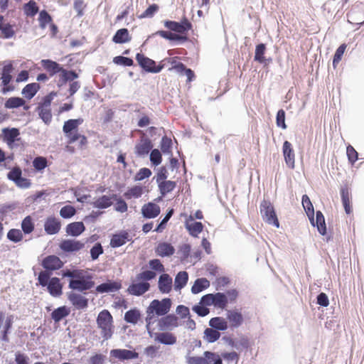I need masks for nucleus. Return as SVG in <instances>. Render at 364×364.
<instances>
[{
  "label": "nucleus",
  "instance_id": "2",
  "mask_svg": "<svg viewBox=\"0 0 364 364\" xmlns=\"http://www.w3.org/2000/svg\"><path fill=\"white\" fill-rule=\"evenodd\" d=\"M171 300L168 298L162 300H153L146 309V327L149 336H152L151 325L155 321L156 316H163L167 314L171 308Z\"/></svg>",
  "mask_w": 364,
  "mask_h": 364
},
{
  "label": "nucleus",
  "instance_id": "14",
  "mask_svg": "<svg viewBox=\"0 0 364 364\" xmlns=\"http://www.w3.org/2000/svg\"><path fill=\"white\" fill-rule=\"evenodd\" d=\"M282 152L287 166L293 169L295 167V153L292 144L285 141L282 146Z\"/></svg>",
  "mask_w": 364,
  "mask_h": 364
},
{
  "label": "nucleus",
  "instance_id": "30",
  "mask_svg": "<svg viewBox=\"0 0 364 364\" xmlns=\"http://www.w3.org/2000/svg\"><path fill=\"white\" fill-rule=\"evenodd\" d=\"M155 252L160 257H169L174 254L175 248L168 242H159L155 248Z\"/></svg>",
  "mask_w": 364,
  "mask_h": 364
},
{
  "label": "nucleus",
  "instance_id": "11",
  "mask_svg": "<svg viewBox=\"0 0 364 364\" xmlns=\"http://www.w3.org/2000/svg\"><path fill=\"white\" fill-rule=\"evenodd\" d=\"M13 70L14 67L11 62L7 63L3 67L2 72L1 73V80L4 86L2 88L3 93L13 91L15 88L14 85H9L12 80L11 73Z\"/></svg>",
  "mask_w": 364,
  "mask_h": 364
},
{
  "label": "nucleus",
  "instance_id": "53",
  "mask_svg": "<svg viewBox=\"0 0 364 364\" xmlns=\"http://www.w3.org/2000/svg\"><path fill=\"white\" fill-rule=\"evenodd\" d=\"M33 166L38 171H43L48 166V160L43 156H37L33 161Z\"/></svg>",
  "mask_w": 364,
  "mask_h": 364
},
{
  "label": "nucleus",
  "instance_id": "41",
  "mask_svg": "<svg viewBox=\"0 0 364 364\" xmlns=\"http://www.w3.org/2000/svg\"><path fill=\"white\" fill-rule=\"evenodd\" d=\"M40 89V85L36 82L26 85L22 90L23 95L30 100L33 98Z\"/></svg>",
  "mask_w": 364,
  "mask_h": 364
},
{
  "label": "nucleus",
  "instance_id": "19",
  "mask_svg": "<svg viewBox=\"0 0 364 364\" xmlns=\"http://www.w3.org/2000/svg\"><path fill=\"white\" fill-rule=\"evenodd\" d=\"M141 211L144 218L151 219L156 218L160 214L161 208L159 205L149 202L142 205Z\"/></svg>",
  "mask_w": 364,
  "mask_h": 364
},
{
  "label": "nucleus",
  "instance_id": "27",
  "mask_svg": "<svg viewBox=\"0 0 364 364\" xmlns=\"http://www.w3.org/2000/svg\"><path fill=\"white\" fill-rule=\"evenodd\" d=\"M61 228L60 220L55 217H48L44 223V229L47 234L54 235L58 233Z\"/></svg>",
  "mask_w": 364,
  "mask_h": 364
},
{
  "label": "nucleus",
  "instance_id": "57",
  "mask_svg": "<svg viewBox=\"0 0 364 364\" xmlns=\"http://www.w3.org/2000/svg\"><path fill=\"white\" fill-rule=\"evenodd\" d=\"M7 237L9 240L18 242L23 239V234L18 229H11L7 233Z\"/></svg>",
  "mask_w": 364,
  "mask_h": 364
},
{
  "label": "nucleus",
  "instance_id": "37",
  "mask_svg": "<svg viewBox=\"0 0 364 364\" xmlns=\"http://www.w3.org/2000/svg\"><path fill=\"white\" fill-rule=\"evenodd\" d=\"M156 35L161 36L163 38L169 40V41H178L181 42H185L188 40L186 36L179 35L178 33H172L171 31H158L156 33Z\"/></svg>",
  "mask_w": 364,
  "mask_h": 364
},
{
  "label": "nucleus",
  "instance_id": "17",
  "mask_svg": "<svg viewBox=\"0 0 364 364\" xmlns=\"http://www.w3.org/2000/svg\"><path fill=\"white\" fill-rule=\"evenodd\" d=\"M194 218L190 215L185 221V227L188 233L194 237H198V235L203 230V225L200 222H193Z\"/></svg>",
  "mask_w": 364,
  "mask_h": 364
},
{
  "label": "nucleus",
  "instance_id": "20",
  "mask_svg": "<svg viewBox=\"0 0 364 364\" xmlns=\"http://www.w3.org/2000/svg\"><path fill=\"white\" fill-rule=\"evenodd\" d=\"M131 240L132 237L129 232L126 230H122L112 236L109 244L112 247L117 248L124 245Z\"/></svg>",
  "mask_w": 364,
  "mask_h": 364
},
{
  "label": "nucleus",
  "instance_id": "49",
  "mask_svg": "<svg viewBox=\"0 0 364 364\" xmlns=\"http://www.w3.org/2000/svg\"><path fill=\"white\" fill-rule=\"evenodd\" d=\"M316 224L318 228V231L322 235H326V227L324 216L321 211L316 212Z\"/></svg>",
  "mask_w": 364,
  "mask_h": 364
},
{
  "label": "nucleus",
  "instance_id": "47",
  "mask_svg": "<svg viewBox=\"0 0 364 364\" xmlns=\"http://www.w3.org/2000/svg\"><path fill=\"white\" fill-rule=\"evenodd\" d=\"M220 336V332L212 327L206 328L204 331V339L209 343L216 341L219 339Z\"/></svg>",
  "mask_w": 364,
  "mask_h": 364
},
{
  "label": "nucleus",
  "instance_id": "28",
  "mask_svg": "<svg viewBox=\"0 0 364 364\" xmlns=\"http://www.w3.org/2000/svg\"><path fill=\"white\" fill-rule=\"evenodd\" d=\"M173 280L168 274H162L159 279L158 287L162 294H168L172 290Z\"/></svg>",
  "mask_w": 364,
  "mask_h": 364
},
{
  "label": "nucleus",
  "instance_id": "40",
  "mask_svg": "<svg viewBox=\"0 0 364 364\" xmlns=\"http://www.w3.org/2000/svg\"><path fill=\"white\" fill-rule=\"evenodd\" d=\"M70 311V309L65 306H63L55 309L51 314V318L54 320L55 323L59 322L63 318L66 317L69 315Z\"/></svg>",
  "mask_w": 364,
  "mask_h": 364
},
{
  "label": "nucleus",
  "instance_id": "7",
  "mask_svg": "<svg viewBox=\"0 0 364 364\" xmlns=\"http://www.w3.org/2000/svg\"><path fill=\"white\" fill-rule=\"evenodd\" d=\"M92 279V275L85 274V272L82 270L81 274H79V277L70 280L69 288L85 293L94 287L95 282Z\"/></svg>",
  "mask_w": 364,
  "mask_h": 364
},
{
  "label": "nucleus",
  "instance_id": "45",
  "mask_svg": "<svg viewBox=\"0 0 364 364\" xmlns=\"http://www.w3.org/2000/svg\"><path fill=\"white\" fill-rule=\"evenodd\" d=\"M203 355L205 364H223L221 357L215 353L205 351Z\"/></svg>",
  "mask_w": 364,
  "mask_h": 364
},
{
  "label": "nucleus",
  "instance_id": "23",
  "mask_svg": "<svg viewBox=\"0 0 364 364\" xmlns=\"http://www.w3.org/2000/svg\"><path fill=\"white\" fill-rule=\"evenodd\" d=\"M51 100L48 97L44 99L43 103L38 107L39 116L46 123H49L52 119L50 109Z\"/></svg>",
  "mask_w": 364,
  "mask_h": 364
},
{
  "label": "nucleus",
  "instance_id": "24",
  "mask_svg": "<svg viewBox=\"0 0 364 364\" xmlns=\"http://www.w3.org/2000/svg\"><path fill=\"white\" fill-rule=\"evenodd\" d=\"M152 147L151 140L147 137L142 136L135 146V154L140 156H145L149 153Z\"/></svg>",
  "mask_w": 364,
  "mask_h": 364
},
{
  "label": "nucleus",
  "instance_id": "10",
  "mask_svg": "<svg viewBox=\"0 0 364 364\" xmlns=\"http://www.w3.org/2000/svg\"><path fill=\"white\" fill-rule=\"evenodd\" d=\"M136 60L139 65L146 72L152 73H158L163 69V65L156 64V62L146 57L144 54L137 53L136 55Z\"/></svg>",
  "mask_w": 364,
  "mask_h": 364
},
{
  "label": "nucleus",
  "instance_id": "12",
  "mask_svg": "<svg viewBox=\"0 0 364 364\" xmlns=\"http://www.w3.org/2000/svg\"><path fill=\"white\" fill-rule=\"evenodd\" d=\"M179 326L178 318L175 314H166L157 321L160 331H171Z\"/></svg>",
  "mask_w": 364,
  "mask_h": 364
},
{
  "label": "nucleus",
  "instance_id": "62",
  "mask_svg": "<svg viewBox=\"0 0 364 364\" xmlns=\"http://www.w3.org/2000/svg\"><path fill=\"white\" fill-rule=\"evenodd\" d=\"M150 161L154 166H158L161 163L162 156L159 150L155 149L151 151L150 154Z\"/></svg>",
  "mask_w": 364,
  "mask_h": 364
},
{
  "label": "nucleus",
  "instance_id": "43",
  "mask_svg": "<svg viewBox=\"0 0 364 364\" xmlns=\"http://www.w3.org/2000/svg\"><path fill=\"white\" fill-rule=\"evenodd\" d=\"M209 325L217 331H225L228 327L227 321L223 317L212 318Z\"/></svg>",
  "mask_w": 364,
  "mask_h": 364
},
{
  "label": "nucleus",
  "instance_id": "21",
  "mask_svg": "<svg viewBox=\"0 0 364 364\" xmlns=\"http://www.w3.org/2000/svg\"><path fill=\"white\" fill-rule=\"evenodd\" d=\"M116 194L110 196L103 195L100 197L95 198L91 205L98 209H106L113 204V200L117 198Z\"/></svg>",
  "mask_w": 364,
  "mask_h": 364
},
{
  "label": "nucleus",
  "instance_id": "25",
  "mask_svg": "<svg viewBox=\"0 0 364 364\" xmlns=\"http://www.w3.org/2000/svg\"><path fill=\"white\" fill-rule=\"evenodd\" d=\"M4 141L6 142L10 148H13L14 144L16 140H19V130L16 128H4L2 129Z\"/></svg>",
  "mask_w": 364,
  "mask_h": 364
},
{
  "label": "nucleus",
  "instance_id": "38",
  "mask_svg": "<svg viewBox=\"0 0 364 364\" xmlns=\"http://www.w3.org/2000/svg\"><path fill=\"white\" fill-rule=\"evenodd\" d=\"M210 286V282L206 278L197 279L193 285L191 287V291L193 294H198L204 289L208 288Z\"/></svg>",
  "mask_w": 364,
  "mask_h": 364
},
{
  "label": "nucleus",
  "instance_id": "29",
  "mask_svg": "<svg viewBox=\"0 0 364 364\" xmlns=\"http://www.w3.org/2000/svg\"><path fill=\"white\" fill-rule=\"evenodd\" d=\"M14 26L6 23L2 16H0V38H11L15 35Z\"/></svg>",
  "mask_w": 364,
  "mask_h": 364
},
{
  "label": "nucleus",
  "instance_id": "4",
  "mask_svg": "<svg viewBox=\"0 0 364 364\" xmlns=\"http://www.w3.org/2000/svg\"><path fill=\"white\" fill-rule=\"evenodd\" d=\"M156 274L151 270L143 271L136 275V283H132L127 289V291L134 296H141L148 291L150 284L148 281L154 279Z\"/></svg>",
  "mask_w": 364,
  "mask_h": 364
},
{
  "label": "nucleus",
  "instance_id": "52",
  "mask_svg": "<svg viewBox=\"0 0 364 364\" xmlns=\"http://www.w3.org/2000/svg\"><path fill=\"white\" fill-rule=\"evenodd\" d=\"M21 228L25 234H30L34 230V223L31 216H26L21 223Z\"/></svg>",
  "mask_w": 364,
  "mask_h": 364
},
{
  "label": "nucleus",
  "instance_id": "56",
  "mask_svg": "<svg viewBox=\"0 0 364 364\" xmlns=\"http://www.w3.org/2000/svg\"><path fill=\"white\" fill-rule=\"evenodd\" d=\"M76 213L75 208L70 205L63 206L60 210V215L63 218H70Z\"/></svg>",
  "mask_w": 364,
  "mask_h": 364
},
{
  "label": "nucleus",
  "instance_id": "58",
  "mask_svg": "<svg viewBox=\"0 0 364 364\" xmlns=\"http://www.w3.org/2000/svg\"><path fill=\"white\" fill-rule=\"evenodd\" d=\"M152 174L151 171L148 168H141L134 176V181H139L149 178Z\"/></svg>",
  "mask_w": 364,
  "mask_h": 364
},
{
  "label": "nucleus",
  "instance_id": "64",
  "mask_svg": "<svg viewBox=\"0 0 364 364\" xmlns=\"http://www.w3.org/2000/svg\"><path fill=\"white\" fill-rule=\"evenodd\" d=\"M232 346L237 349L240 348H247L250 346L249 339L246 336H241L239 340L235 342H232Z\"/></svg>",
  "mask_w": 364,
  "mask_h": 364
},
{
  "label": "nucleus",
  "instance_id": "54",
  "mask_svg": "<svg viewBox=\"0 0 364 364\" xmlns=\"http://www.w3.org/2000/svg\"><path fill=\"white\" fill-rule=\"evenodd\" d=\"M39 25L41 28H45L48 23L52 22V18L45 10L40 11L38 16Z\"/></svg>",
  "mask_w": 364,
  "mask_h": 364
},
{
  "label": "nucleus",
  "instance_id": "48",
  "mask_svg": "<svg viewBox=\"0 0 364 364\" xmlns=\"http://www.w3.org/2000/svg\"><path fill=\"white\" fill-rule=\"evenodd\" d=\"M140 312L137 309H131L127 311L124 314V320L126 322L136 324L140 318Z\"/></svg>",
  "mask_w": 364,
  "mask_h": 364
},
{
  "label": "nucleus",
  "instance_id": "35",
  "mask_svg": "<svg viewBox=\"0 0 364 364\" xmlns=\"http://www.w3.org/2000/svg\"><path fill=\"white\" fill-rule=\"evenodd\" d=\"M85 230L82 222H73L68 224L66 227V232L71 236H78Z\"/></svg>",
  "mask_w": 364,
  "mask_h": 364
},
{
  "label": "nucleus",
  "instance_id": "33",
  "mask_svg": "<svg viewBox=\"0 0 364 364\" xmlns=\"http://www.w3.org/2000/svg\"><path fill=\"white\" fill-rule=\"evenodd\" d=\"M41 65L50 76L61 73L63 69L58 63L51 60H42Z\"/></svg>",
  "mask_w": 364,
  "mask_h": 364
},
{
  "label": "nucleus",
  "instance_id": "32",
  "mask_svg": "<svg viewBox=\"0 0 364 364\" xmlns=\"http://www.w3.org/2000/svg\"><path fill=\"white\" fill-rule=\"evenodd\" d=\"M145 187L139 185H135L129 188L124 193V197L127 200L133 198H139L144 193Z\"/></svg>",
  "mask_w": 364,
  "mask_h": 364
},
{
  "label": "nucleus",
  "instance_id": "13",
  "mask_svg": "<svg viewBox=\"0 0 364 364\" xmlns=\"http://www.w3.org/2000/svg\"><path fill=\"white\" fill-rule=\"evenodd\" d=\"M163 332L154 333L152 330V336L154 341L167 346H172L176 343V336L169 331H162Z\"/></svg>",
  "mask_w": 364,
  "mask_h": 364
},
{
  "label": "nucleus",
  "instance_id": "5",
  "mask_svg": "<svg viewBox=\"0 0 364 364\" xmlns=\"http://www.w3.org/2000/svg\"><path fill=\"white\" fill-rule=\"evenodd\" d=\"M96 323L97 328L100 330V334L104 340L107 341L110 339L114 331L113 317L110 312L107 309L101 311L98 314Z\"/></svg>",
  "mask_w": 364,
  "mask_h": 364
},
{
  "label": "nucleus",
  "instance_id": "63",
  "mask_svg": "<svg viewBox=\"0 0 364 364\" xmlns=\"http://www.w3.org/2000/svg\"><path fill=\"white\" fill-rule=\"evenodd\" d=\"M222 357L228 362V364H237L239 360L238 354L236 352L223 353Z\"/></svg>",
  "mask_w": 364,
  "mask_h": 364
},
{
  "label": "nucleus",
  "instance_id": "44",
  "mask_svg": "<svg viewBox=\"0 0 364 364\" xmlns=\"http://www.w3.org/2000/svg\"><path fill=\"white\" fill-rule=\"evenodd\" d=\"M159 188L162 196H166L167 193L174 190L176 186V183L173 181H161L159 184Z\"/></svg>",
  "mask_w": 364,
  "mask_h": 364
},
{
  "label": "nucleus",
  "instance_id": "39",
  "mask_svg": "<svg viewBox=\"0 0 364 364\" xmlns=\"http://www.w3.org/2000/svg\"><path fill=\"white\" fill-rule=\"evenodd\" d=\"M302 205H303L306 214L308 215L311 223L314 225V206L311 202L309 197L307 195H304L302 196Z\"/></svg>",
  "mask_w": 364,
  "mask_h": 364
},
{
  "label": "nucleus",
  "instance_id": "60",
  "mask_svg": "<svg viewBox=\"0 0 364 364\" xmlns=\"http://www.w3.org/2000/svg\"><path fill=\"white\" fill-rule=\"evenodd\" d=\"M346 154L349 163L353 165L358 159V152L351 145H348L346 148Z\"/></svg>",
  "mask_w": 364,
  "mask_h": 364
},
{
  "label": "nucleus",
  "instance_id": "61",
  "mask_svg": "<svg viewBox=\"0 0 364 364\" xmlns=\"http://www.w3.org/2000/svg\"><path fill=\"white\" fill-rule=\"evenodd\" d=\"M172 141L167 136H164L161 141V150L164 154H169L171 152Z\"/></svg>",
  "mask_w": 364,
  "mask_h": 364
},
{
  "label": "nucleus",
  "instance_id": "6",
  "mask_svg": "<svg viewBox=\"0 0 364 364\" xmlns=\"http://www.w3.org/2000/svg\"><path fill=\"white\" fill-rule=\"evenodd\" d=\"M50 277V273L47 271H41L38 277V281L41 286L47 287L50 294L54 297L60 296L63 294V285L58 277Z\"/></svg>",
  "mask_w": 364,
  "mask_h": 364
},
{
  "label": "nucleus",
  "instance_id": "34",
  "mask_svg": "<svg viewBox=\"0 0 364 364\" xmlns=\"http://www.w3.org/2000/svg\"><path fill=\"white\" fill-rule=\"evenodd\" d=\"M227 319L230 322L232 328H237L243 323V316L240 312L232 310L229 311L227 314Z\"/></svg>",
  "mask_w": 364,
  "mask_h": 364
},
{
  "label": "nucleus",
  "instance_id": "50",
  "mask_svg": "<svg viewBox=\"0 0 364 364\" xmlns=\"http://www.w3.org/2000/svg\"><path fill=\"white\" fill-rule=\"evenodd\" d=\"M25 104L23 99L17 97H13L9 98L5 102V107L7 109L18 108L23 106Z\"/></svg>",
  "mask_w": 364,
  "mask_h": 364
},
{
  "label": "nucleus",
  "instance_id": "59",
  "mask_svg": "<svg viewBox=\"0 0 364 364\" xmlns=\"http://www.w3.org/2000/svg\"><path fill=\"white\" fill-rule=\"evenodd\" d=\"M159 6L153 4L150 5L139 16L141 18H151L159 11Z\"/></svg>",
  "mask_w": 364,
  "mask_h": 364
},
{
  "label": "nucleus",
  "instance_id": "16",
  "mask_svg": "<svg viewBox=\"0 0 364 364\" xmlns=\"http://www.w3.org/2000/svg\"><path fill=\"white\" fill-rule=\"evenodd\" d=\"M59 247L65 252H75L84 248L85 244L80 240L68 239L63 240Z\"/></svg>",
  "mask_w": 364,
  "mask_h": 364
},
{
  "label": "nucleus",
  "instance_id": "46",
  "mask_svg": "<svg viewBox=\"0 0 364 364\" xmlns=\"http://www.w3.org/2000/svg\"><path fill=\"white\" fill-rule=\"evenodd\" d=\"M38 6L36 1L31 0L23 6L24 14L27 16L33 17L38 12Z\"/></svg>",
  "mask_w": 364,
  "mask_h": 364
},
{
  "label": "nucleus",
  "instance_id": "18",
  "mask_svg": "<svg viewBox=\"0 0 364 364\" xmlns=\"http://www.w3.org/2000/svg\"><path fill=\"white\" fill-rule=\"evenodd\" d=\"M110 355L112 357L121 361L139 358V353L135 350H129L127 349H113L110 351Z\"/></svg>",
  "mask_w": 364,
  "mask_h": 364
},
{
  "label": "nucleus",
  "instance_id": "55",
  "mask_svg": "<svg viewBox=\"0 0 364 364\" xmlns=\"http://www.w3.org/2000/svg\"><path fill=\"white\" fill-rule=\"evenodd\" d=\"M346 47V45L343 43L336 49L333 59V66L334 68L337 67L338 64L341 60Z\"/></svg>",
  "mask_w": 364,
  "mask_h": 364
},
{
  "label": "nucleus",
  "instance_id": "15",
  "mask_svg": "<svg viewBox=\"0 0 364 364\" xmlns=\"http://www.w3.org/2000/svg\"><path fill=\"white\" fill-rule=\"evenodd\" d=\"M63 264V261L55 255L47 256L42 261L43 267L48 272L60 269Z\"/></svg>",
  "mask_w": 364,
  "mask_h": 364
},
{
  "label": "nucleus",
  "instance_id": "42",
  "mask_svg": "<svg viewBox=\"0 0 364 364\" xmlns=\"http://www.w3.org/2000/svg\"><path fill=\"white\" fill-rule=\"evenodd\" d=\"M188 280V274L185 271L179 272L174 280V287L176 290L181 289L183 287H184Z\"/></svg>",
  "mask_w": 364,
  "mask_h": 364
},
{
  "label": "nucleus",
  "instance_id": "31",
  "mask_svg": "<svg viewBox=\"0 0 364 364\" xmlns=\"http://www.w3.org/2000/svg\"><path fill=\"white\" fill-rule=\"evenodd\" d=\"M341 196L346 213L350 214L353 211V208L351 205L350 193L347 186L341 188Z\"/></svg>",
  "mask_w": 364,
  "mask_h": 364
},
{
  "label": "nucleus",
  "instance_id": "9",
  "mask_svg": "<svg viewBox=\"0 0 364 364\" xmlns=\"http://www.w3.org/2000/svg\"><path fill=\"white\" fill-rule=\"evenodd\" d=\"M164 26L170 31L179 33V35H186L192 28V24L186 17H183L180 22L165 21Z\"/></svg>",
  "mask_w": 364,
  "mask_h": 364
},
{
  "label": "nucleus",
  "instance_id": "8",
  "mask_svg": "<svg viewBox=\"0 0 364 364\" xmlns=\"http://www.w3.org/2000/svg\"><path fill=\"white\" fill-rule=\"evenodd\" d=\"M260 213L263 219L269 224L277 228L279 227V223L274 211L273 205L269 200H263L260 204Z\"/></svg>",
  "mask_w": 364,
  "mask_h": 364
},
{
  "label": "nucleus",
  "instance_id": "51",
  "mask_svg": "<svg viewBox=\"0 0 364 364\" xmlns=\"http://www.w3.org/2000/svg\"><path fill=\"white\" fill-rule=\"evenodd\" d=\"M266 51V46L264 43H259L256 46L255 53V60L260 63H263L265 61L264 56Z\"/></svg>",
  "mask_w": 364,
  "mask_h": 364
},
{
  "label": "nucleus",
  "instance_id": "1",
  "mask_svg": "<svg viewBox=\"0 0 364 364\" xmlns=\"http://www.w3.org/2000/svg\"><path fill=\"white\" fill-rule=\"evenodd\" d=\"M83 122L82 118H77L70 119L64 122L63 132L67 139V145L65 147L67 152L73 154L75 151L73 144H76L79 149H84L87 146L88 144L87 136L79 132V126Z\"/></svg>",
  "mask_w": 364,
  "mask_h": 364
},
{
  "label": "nucleus",
  "instance_id": "22",
  "mask_svg": "<svg viewBox=\"0 0 364 364\" xmlns=\"http://www.w3.org/2000/svg\"><path fill=\"white\" fill-rule=\"evenodd\" d=\"M122 288V283L119 281L108 280L107 282L102 283L96 287L97 293H110L119 290Z\"/></svg>",
  "mask_w": 364,
  "mask_h": 364
},
{
  "label": "nucleus",
  "instance_id": "26",
  "mask_svg": "<svg viewBox=\"0 0 364 364\" xmlns=\"http://www.w3.org/2000/svg\"><path fill=\"white\" fill-rule=\"evenodd\" d=\"M68 298L77 309H83L88 306V299L80 294L71 292L68 294Z\"/></svg>",
  "mask_w": 364,
  "mask_h": 364
},
{
  "label": "nucleus",
  "instance_id": "3",
  "mask_svg": "<svg viewBox=\"0 0 364 364\" xmlns=\"http://www.w3.org/2000/svg\"><path fill=\"white\" fill-rule=\"evenodd\" d=\"M238 293L235 289L228 290L225 294L220 292L208 294L201 297L200 304L205 306L213 305L216 308L224 309L228 302H235Z\"/></svg>",
  "mask_w": 364,
  "mask_h": 364
},
{
  "label": "nucleus",
  "instance_id": "36",
  "mask_svg": "<svg viewBox=\"0 0 364 364\" xmlns=\"http://www.w3.org/2000/svg\"><path fill=\"white\" fill-rule=\"evenodd\" d=\"M132 37L127 28H120L114 34L112 41L115 43H125L131 41Z\"/></svg>",
  "mask_w": 364,
  "mask_h": 364
}]
</instances>
